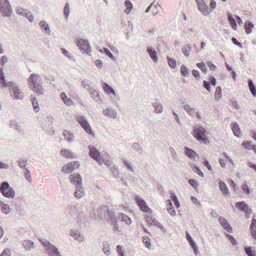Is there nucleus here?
I'll return each mask as SVG.
<instances>
[{
  "instance_id": "nucleus-1",
  "label": "nucleus",
  "mask_w": 256,
  "mask_h": 256,
  "mask_svg": "<svg viewBox=\"0 0 256 256\" xmlns=\"http://www.w3.org/2000/svg\"><path fill=\"white\" fill-rule=\"evenodd\" d=\"M28 83L30 89L37 96L42 95L44 94L40 75L32 74L28 79Z\"/></svg>"
},
{
  "instance_id": "nucleus-2",
  "label": "nucleus",
  "mask_w": 256,
  "mask_h": 256,
  "mask_svg": "<svg viewBox=\"0 0 256 256\" xmlns=\"http://www.w3.org/2000/svg\"><path fill=\"white\" fill-rule=\"evenodd\" d=\"M0 84L2 88L6 87L12 88L10 90L11 96L14 98L18 100L22 99L23 94H22L20 90L16 86H14V84L12 82H6L4 74L2 72V68L0 67Z\"/></svg>"
},
{
  "instance_id": "nucleus-3",
  "label": "nucleus",
  "mask_w": 256,
  "mask_h": 256,
  "mask_svg": "<svg viewBox=\"0 0 256 256\" xmlns=\"http://www.w3.org/2000/svg\"><path fill=\"white\" fill-rule=\"evenodd\" d=\"M171 200H167L168 203V211L169 214L172 216H174L176 214V210L172 206V200L174 204L176 207L178 208L180 207V204L178 200V199L174 192L170 193Z\"/></svg>"
},
{
  "instance_id": "nucleus-4",
  "label": "nucleus",
  "mask_w": 256,
  "mask_h": 256,
  "mask_svg": "<svg viewBox=\"0 0 256 256\" xmlns=\"http://www.w3.org/2000/svg\"><path fill=\"white\" fill-rule=\"evenodd\" d=\"M205 132L206 130L203 128L199 127L194 130L192 134L196 138L197 140L206 144L209 142V140L206 138Z\"/></svg>"
},
{
  "instance_id": "nucleus-5",
  "label": "nucleus",
  "mask_w": 256,
  "mask_h": 256,
  "mask_svg": "<svg viewBox=\"0 0 256 256\" xmlns=\"http://www.w3.org/2000/svg\"><path fill=\"white\" fill-rule=\"evenodd\" d=\"M42 244L46 247L47 253L50 256H60L56 247L44 238L40 240Z\"/></svg>"
},
{
  "instance_id": "nucleus-6",
  "label": "nucleus",
  "mask_w": 256,
  "mask_h": 256,
  "mask_svg": "<svg viewBox=\"0 0 256 256\" xmlns=\"http://www.w3.org/2000/svg\"><path fill=\"white\" fill-rule=\"evenodd\" d=\"M0 190L4 196L8 198H12L14 196V192L10 188L7 182H3L0 186Z\"/></svg>"
},
{
  "instance_id": "nucleus-7",
  "label": "nucleus",
  "mask_w": 256,
  "mask_h": 256,
  "mask_svg": "<svg viewBox=\"0 0 256 256\" xmlns=\"http://www.w3.org/2000/svg\"><path fill=\"white\" fill-rule=\"evenodd\" d=\"M90 156L95 160L99 164H102L104 162V158L102 157L98 150L93 146L89 147Z\"/></svg>"
},
{
  "instance_id": "nucleus-8",
  "label": "nucleus",
  "mask_w": 256,
  "mask_h": 256,
  "mask_svg": "<svg viewBox=\"0 0 256 256\" xmlns=\"http://www.w3.org/2000/svg\"><path fill=\"white\" fill-rule=\"evenodd\" d=\"M0 11L4 16H10L11 14L12 10L7 0H0Z\"/></svg>"
},
{
  "instance_id": "nucleus-9",
  "label": "nucleus",
  "mask_w": 256,
  "mask_h": 256,
  "mask_svg": "<svg viewBox=\"0 0 256 256\" xmlns=\"http://www.w3.org/2000/svg\"><path fill=\"white\" fill-rule=\"evenodd\" d=\"M76 44L81 51L87 54H90L91 52L90 47L87 40L82 38L78 39L76 40Z\"/></svg>"
},
{
  "instance_id": "nucleus-10",
  "label": "nucleus",
  "mask_w": 256,
  "mask_h": 256,
  "mask_svg": "<svg viewBox=\"0 0 256 256\" xmlns=\"http://www.w3.org/2000/svg\"><path fill=\"white\" fill-rule=\"evenodd\" d=\"M80 166L79 162L76 161L70 162L64 166L62 168V171L64 174H68L72 172L76 169H78Z\"/></svg>"
},
{
  "instance_id": "nucleus-11",
  "label": "nucleus",
  "mask_w": 256,
  "mask_h": 256,
  "mask_svg": "<svg viewBox=\"0 0 256 256\" xmlns=\"http://www.w3.org/2000/svg\"><path fill=\"white\" fill-rule=\"evenodd\" d=\"M236 206L239 210L244 212L247 218H248V216L252 212V210L249 208L248 205L244 202H237Z\"/></svg>"
},
{
  "instance_id": "nucleus-12",
  "label": "nucleus",
  "mask_w": 256,
  "mask_h": 256,
  "mask_svg": "<svg viewBox=\"0 0 256 256\" xmlns=\"http://www.w3.org/2000/svg\"><path fill=\"white\" fill-rule=\"evenodd\" d=\"M136 201L141 210L148 214L152 213V210L149 208L146 202L143 200L136 197Z\"/></svg>"
},
{
  "instance_id": "nucleus-13",
  "label": "nucleus",
  "mask_w": 256,
  "mask_h": 256,
  "mask_svg": "<svg viewBox=\"0 0 256 256\" xmlns=\"http://www.w3.org/2000/svg\"><path fill=\"white\" fill-rule=\"evenodd\" d=\"M198 6V10L204 15L208 16V15L211 10L208 8V6L204 2H202L199 3L197 4Z\"/></svg>"
},
{
  "instance_id": "nucleus-14",
  "label": "nucleus",
  "mask_w": 256,
  "mask_h": 256,
  "mask_svg": "<svg viewBox=\"0 0 256 256\" xmlns=\"http://www.w3.org/2000/svg\"><path fill=\"white\" fill-rule=\"evenodd\" d=\"M218 221L224 228L229 232H232V229L226 218L220 217L218 218Z\"/></svg>"
},
{
  "instance_id": "nucleus-15",
  "label": "nucleus",
  "mask_w": 256,
  "mask_h": 256,
  "mask_svg": "<svg viewBox=\"0 0 256 256\" xmlns=\"http://www.w3.org/2000/svg\"><path fill=\"white\" fill-rule=\"evenodd\" d=\"M70 180L72 184L76 185H80L82 182V178L78 174H71Z\"/></svg>"
},
{
  "instance_id": "nucleus-16",
  "label": "nucleus",
  "mask_w": 256,
  "mask_h": 256,
  "mask_svg": "<svg viewBox=\"0 0 256 256\" xmlns=\"http://www.w3.org/2000/svg\"><path fill=\"white\" fill-rule=\"evenodd\" d=\"M146 220L148 225H156L160 228L162 230H164L165 228L160 223L158 222L154 218L150 216H146Z\"/></svg>"
},
{
  "instance_id": "nucleus-17",
  "label": "nucleus",
  "mask_w": 256,
  "mask_h": 256,
  "mask_svg": "<svg viewBox=\"0 0 256 256\" xmlns=\"http://www.w3.org/2000/svg\"><path fill=\"white\" fill-rule=\"evenodd\" d=\"M60 96L66 105L68 106H71L74 103L72 100L70 98H68L65 92H61Z\"/></svg>"
},
{
  "instance_id": "nucleus-18",
  "label": "nucleus",
  "mask_w": 256,
  "mask_h": 256,
  "mask_svg": "<svg viewBox=\"0 0 256 256\" xmlns=\"http://www.w3.org/2000/svg\"><path fill=\"white\" fill-rule=\"evenodd\" d=\"M232 130L234 135L238 138L242 136L240 129L238 124L234 122L232 124Z\"/></svg>"
},
{
  "instance_id": "nucleus-19",
  "label": "nucleus",
  "mask_w": 256,
  "mask_h": 256,
  "mask_svg": "<svg viewBox=\"0 0 256 256\" xmlns=\"http://www.w3.org/2000/svg\"><path fill=\"white\" fill-rule=\"evenodd\" d=\"M250 230L252 238L256 240V220L254 218H252Z\"/></svg>"
},
{
  "instance_id": "nucleus-20",
  "label": "nucleus",
  "mask_w": 256,
  "mask_h": 256,
  "mask_svg": "<svg viewBox=\"0 0 256 256\" xmlns=\"http://www.w3.org/2000/svg\"><path fill=\"white\" fill-rule=\"evenodd\" d=\"M185 154L190 159H194L198 156L194 150L187 147L185 148Z\"/></svg>"
},
{
  "instance_id": "nucleus-21",
  "label": "nucleus",
  "mask_w": 256,
  "mask_h": 256,
  "mask_svg": "<svg viewBox=\"0 0 256 256\" xmlns=\"http://www.w3.org/2000/svg\"><path fill=\"white\" fill-rule=\"evenodd\" d=\"M219 188L223 194L226 195L229 194L228 190L226 184L224 182L222 181H220Z\"/></svg>"
},
{
  "instance_id": "nucleus-22",
  "label": "nucleus",
  "mask_w": 256,
  "mask_h": 256,
  "mask_svg": "<svg viewBox=\"0 0 256 256\" xmlns=\"http://www.w3.org/2000/svg\"><path fill=\"white\" fill-rule=\"evenodd\" d=\"M147 52H148L150 57L152 59V60L156 62L158 60V58L157 57V54L155 50H152V48H148Z\"/></svg>"
},
{
  "instance_id": "nucleus-23",
  "label": "nucleus",
  "mask_w": 256,
  "mask_h": 256,
  "mask_svg": "<svg viewBox=\"0 0 256 256\" xmlns=\"http://www.w3.org/2000/svg\"><path fill=\"white\" fill-rule=\"evenodd\" d=\"M104 90L108 94H112L115 95L114 90L106 83L104 82L102 85Z\"/></svg>"
},
{
  "instance_id": "nucleus-24",
  "label": "nucleus",
  "mask_w": 256,
  "mask_h": 256,
  "mask_svg": "<svg viewBox=\"0 0 256 256\" xmlns=\"http://www.w3.org/2000/svg\"><path fill=\"white\" fill-rule=\"evenodd\" d=\"M240 188L242 190L243 192L245 193L246 194H250L252 191V190L250 188V187L246 182L243 183L242 184Z\"/></svg>"
},
{
  "instance_id": "nucleus-25",
  "label": "nucleus",
  "mask_w": 256,
  "mask_h": 256,
  "mask_svg": "<svg viewBox=\"0 0 256 256\" xmlns=\"http://www.w3.org/2000/svg\"><path fill=\"white\" fill-rule=\"evenodd\" d=\"M60 153L61 156L67 158H73V154L67 150H62Z\"/></svg>"
},
{
  "instance_id": "nucleus-26",
  "label": "nucleus",
  "mask_w": 256,
  "mask_h": 256,
  "mask_svg": "<svg viewBox=\"0 0 256 256\" xmlns=\"http://www.w3.org/2000/svg\"><path fill=\"white\" fill-rule=\"evenodd\" d=\"M22 244L26 250H30L33 248L34 244V242L29 240H25L24 241Z\"/></svg>"
},
{
  "instance_id": "nucleus-27",
  "label": "nucleus",
  "mask_w": 256,
  "mask_h": 256,
  "mask_svg": "<svg viewBox=\"0 0 256 256\" xmlns=\"http://www.w3.org/2000/svg\"><path fill=\"white\" fill-rule=\"evenodd\" d=\"M254 28V24L250 22L247 21L245 22L244 28L247 34L252 32V30Z\"/></svg>"
},
{
  "instance_id": "nucleus-28",
  "label": "nucleus",
  "mask_w": 256,
  "mask_h": 256,
  "mask_svg": "<svg viewBox=\"0 0 256 256\" xmlns=\"http://www.w3.org/2000/svg\"><path fill=\"white\" fill-rule=\"evenodd\" d=\"M124 4L126 7L124 12L126 14H128L132 8V4L129 0H126L124 2Z\"/></svg>"
},
{
  "instance_id": "nucleus-29",
  "label": "nucleus",
  "mask_w": 256,
  "mask_h": 256,
  "mask_svg": "<svg viewBox=\"0 0 256 256\" xmlns=\"http://www.w3.org/2000/svg\"><path fill=\"white\" fill-rule=\"evenodd\" d=\"M228 20L230 24L231 27L234 30H236L237 28V25L236 20L230 14L228 15Z\"/></svg>"
},
{
  "instance_id": "nucleus-30",
  "label": "nucleus",
  "mask_w": 256,
  "mask_h": 256,
  "mask_svg": "<svg viewBox=\"0 0 256 256\" xmlns=\"http://www.w3.org/2000/svg\"><path fill=\"white\" fill-rule=\"evenodd\" d=\"M64 136L67 141L69 142L73 140V134L70 131L64 130Z\"/></svg>"
},
{
  "instance_id": "nucleus-31",
  "label": "nucleus",
  "mask_w": 256,
  "mask_h": 256,
  "mask_svg": "<svg viewBox=\"0 0 256 256\" xmlns=\"http://www.w3.org/2000/svg\"><path fill=\"white\" fill-rule=\"evenodd\" d=\"M191 50H192V48H191L190 46L188 45V44L184 46L182 49L184 54L186 56H190Z\"/></svg>"
},
{
  "instance_id": "nucleus-32",
  "label": "nucleus",
  "mask_w": 256,
  "mask_h": 256,
  "mask_svg": "<svg viewBox=\"0 0 256 256\" xmlns=\"http://www.w3.org/2000/svg\"><path fill=\"white\" fill-rule=\"evenodd\" d=\"M222 98V90L221 88L219 86H217L214 92V98L216 100H218Z\"/></svg>"
},
{
  "instance_id": "nucleus-33",
  "label": "nucleus",
  "mask_w": 256,
  "mask_h": 256,
  "mask_svg": "<svg viewBox=\"0 0 256 256\" xmlns=\"http://www.w3.org/2000/svg\"><path fill=\"white\" fill-rule=\"evenodd\" d=\"M248 86L250 88V92H252V95L254 96H256V88H255L252 80H250L248 82Z\"/></svg>"
},
{
  "instance_id": "nucleus-34",
  "label": "nucleus",
  "mask_w": 256,
  "mask_h": 256,
  "mask_svg": "<svg viewBox=\"0 0 256 256\" xmlns=\"http://www.w3.org/2000/svg\"><path fill=\"white\" fill-rule=\"evenodd\" d=\"M1 210L2 212L8 214L10 212V206L6 204H2L1 206Z\"/></svg>"
},
{
  "instance_id": "nucleus-35",
  "label": "nucleus",
  "mask_w": 256,
  "mask_h": 256,
  "mask_svg": "<svg viewBox=\"0 0 256 256\" xmlns=\"http://www.w3.org/2000/svg\"><path fill=\"white\" fill-rule=\"evenodd\" d=\"M78 122L82 127H84L86 125L88 124V122L84 118V117L80 116L76 118Z\"/></svg>"
},
{
  "instance_id": "nucleus-36",
  "label": "nucleus",
  "mask_w": 256,
  "mask_h": 256,
  "mask_svg": "<svg viewBox=\"0 0 256 256\" xmlns=\"http://www.w3.org/2000/svg\"><path fill=\"white\" fill-rule=\"evenodd\" d=\"M242 146L246 150H250L252 148V143L250 141H244L242 144Z\"/></svg>"
},
{
  "instance_id": "nucleus-37",
  "label": "nucleus",
  "mask_w": 256,
  "mask_h": 256,
  "mask_svg": "<svg viewBox=\"0 0 256 256\" xmlns=\"http://www.w3.org/2000/svg\"><path fill=\"white\" fill-rule=\"evenodd\" d=\"M32 104L34 112H38L40 110V108L38 102L36 100V98H33L32 99Z\"/></svg>"
},
{
  "instance_id": "nucleus-38",
  "label": "nucleus",
  "mask_w": 256,
  "mask_h": 256,
  "mask_svg": "<svg viewBox=\"0 0 256 256\" xmlns=\"http://www.w3.org/2000/svg\"><path fill=\"white\" fill-rule=\"evenodd\" d=\"M168 59V66L172 68H174L176 67V60L174 59L167 58Z\"/></svg>"
},
{
  "instance_id": "nucleus-39",
  "label": "nucleus",
  "mask_w": 256,
  "mask_h": 256,
  "mask_svg": "<svg viewBox=\"0 0 256 256\" xmlns=\"http://www.w3.org/2000/svg\"><path fill=\"white\" fill-rule=\"evenodd\" d=\"M143 242L144 243L146 246L150 249L151 248V244L150 238L148 236L143 237Z\"/></svg>"
},
{
  "instance_id": "nucleus-40",
  "label": "nucleus",
  "mask_w": 256,
  "mask_h": 256,
  "mask_svg": "<svg viewBox=\"0 0 256 256\" xmlns=\"http://www.w3.org/2000/svg\"><path fill=\"white\" fill-rule=\"evenodd\" d=\"M104 113L106 116H108L114 118L115 114L113 110H110V109H106L104 110Z\"/></svg>"
},
{
  "instance_id": "nucleus-41",
  "label": "nucleus",
  "mask_w": 256,
  "mask_h": 256,
  "mask_svg": "<svg viewBox=\"0 0 256 256\" xmlns=\"http://www.w3.org/2000/svg\"><path fill=\"white\" fill-rule=\"evenodd\" d=\"M180 72L184 76H186L189 73L188 68L184 65L181 66Z\"/></svg>"
},
{
  "instance_id": "nucleus-42",
  "label": "nucleus",
  "mask_w": 256,
  "mask_h": 256,
  "mask_svg": "<svg viewBox=\"0 0 256 256\" xmlns=\"http://www.w3.org/2000/svg\"><path fill=\"white\" fill-rule=\"evenodd\" d=\"M184 109L186 112L190 115H192L195 112V110L194 108H192L189 105H185Z\"/></svg>"
},
{
  "instance_id": "nucleus-43",
  "label": "nucleus",
  "mask_w": 256,
  "mask_h": 256,
  "mask_svg": "<svg viewBox=\"0 0 256 256\" xmlns=\"http://www.w3.org/2000/svg\"><path fill=\"white\" fill-rule=\"evenodd\" d=\"M196 66L200 68L204 74L206 73V68L204 62L198 63Z\"/></svg>"
},
{
  "instance_id": "nucleus-44",
  "label": "nucleus",
  "mask_w": 256,
  "mask_h": 256,
  "mask_svg": "<svg viewBox=\"0 0 256 256\" xmlns=\"http://www.w3.org/2000/svg\"><path fill=\"white\" fill-rule=\"evenodd\" d=\"M82 128L88 134L94 136V134L88 124Z\"/></svg>"
},
{
  "instance_id": "nucleus-45",
  "label": "nucleus",
  "mask_w": 256,
  "mask_h": 256,
  "mask_svg": "<svg viewBox=\"0 0 256 256\" xmlns=\"http://www.w3.org/2000/svg\"><path fill=\"white\" fill-rule=\"evenodd\" d=\"M188 183L192 186L194 189H196L198 186V182L194 179H190L188 180Z\"/></svg>"
},
{
  "instance_id": "nucleus-46",
  "label": "nucleus",
  "mask_w": 256,
  "mask_h": 256,
  "mask_svg": "<svg viewBox=\"0 0 256 256\" xmlns=\"http://www.w3.org/2000/svg\"><path fill=\"white\" fill-rule=\"evenodd\" d=\"M40 27L44 29L46 32L50 31L48 26L45 22H44V21L41 22L40 23Z\"/></svg>"
},
{
  "instance_id": "nucleus-47",
  "label": "nucleus",
  "mask_w": 256,
  "mask_h": 256,
  "mask_svg": "<svg viewBox=\"0 0 256 256\" xmlns=\"http://www.w3.org/2000/svg\"><path fill=\"white\" fill-rule=\"evenodd\" d=\"M122 220L126 224H131L132 220L127 216L122 214Z\"/></svg>"
},
{
  "instance_id": "nucleus-48",
  "label": "nucleus",
  "mask_w": 256,
  "mask_h": 256,
  "mask_svg": "<svg viewBox=\"0 0 256 256\" xmlns=\"http://www.w3.org/2000/svg\"><path fill=\"white\" fill-rule=\"evenodd\" d=\"M70 13V8L69 4L68 3H66L65 5L64 10V14L66 18H68Z\"/></svg>"
},
{
  "instance_id": "nucleus-49",
  "label": "nucleus",
  "mask_w": 256,
  "mask_h": 256,
  "mask_svg": "<svg viewBox=\"0 0 256 256\" xmlns=\"http://www.w3.org/2000/svg\"><path fill=\"white\" fill-rule=\"evenodd\" d=\"M83 191L80 188H77L74 192V196L77 198H80L83 195Z\"/></svg>"
},
{
  "instance_id": "nucleus-50",
  "label": "nucleus",
  "mask_w": 256,
  "mask_h": 256,
  "mask_svg": "<svg viewBox=\"0 0 256 256\" xmlns=\"http://www.w3.org/2000/svg\"><path fill=\"white\" fill-rule=\"evenodd\" d=\"M245 251L246 254L248 256H256L254 252L252 250V248L250 247L246 248H245Z\"/></svg>"
},
{
  "instance_id": "nucleus-51",
  "label": "nucleus",
  "mask_w": 256,
  "mask_h": 256,
  "mask_svg": "<svg viewBox=\"0 0 256 256\" xmlns=\"http://www.w3.org/2000/svg\"><path fill=\"white\" fill-rule=\"evenodd\" d=\"M206 64L210 70H216V66L211 62L208 61L206 62Z\"/></svg>"
},
{
  "instance_id": "nucleus-52",
  "label": "nucleus",
  "mask_w": 256,
  "mask_h": 256,
  "mask_svg": "<svg viewBox=\"0 0 256 256\" xmlns=\"http://www.w3.org/2000/svg\"><path fill=\"white\" fill-rule=\"evenodd\" d=\"M17 12L18 14H22L24 16H28V12H27L26 10H24L22 8H19Z\"/></svg>"
},
{
  "instance_id": "nucleus-53",
  "label": "nucleus",
  "mask_w": 256,
  "mask_h": 256,
  "mask_svg": "<svg viewBox=\"0 0 256 256\" xmlns=\"http://www.w3.org/2000/svg\"><path fill=\"white\" fill-rule=\"evenodd\" d=\"M154 106L155 108V110L157 113L161 112L162 111V104H156Z\"/></svg>"
},
{
  "instance_id": "nucleus-54",
  "label": "nucleus",
  "mask_w": 256,
  "mask_h": 256,
  "mask_svg": "<svg viewBox=\"0 0 256 256\" xmlns=\"http://www.w3.org/2000/svg\"><path fill=\"white\" fill-rule=\"evenodd\" d=\"M104 252L107 255H109L110 254V246L108 244H105L103 247Z\"/></svg>"
},
{
  "instance_id": "nucleus-55",
  "label": "nucleus",
  "mask_w": 256,
  "mask_h": 256,
  "mask_svg": "<svg viewBox=\"0 0 256 256\" xmlns=\"http://www.w3.org/2000/svg\"><path fill=\"white\" fill-rule=\"evenodd\" d=\"M226 236L229 240L233 245H236L237 244L236 240L230 234H227Z\"/></svg>"
},
{
  "instance_id": "nucleus-56",
  "label": "nucleus",
  "mask_w": 256,
  "mask_h": 256,
  "mask_svg": "<svg viewBox=\"0 0 256 256\" xmlns=\"http://www.w3.org/2000/svg\"><path fill=\"white\" fill-rule=\"evenodd\" d=\"M24 176H25V178H26V180L28 182H31V180H32L31 175H30V172H29L28 170H26L25 173H24Z\"/></svg>"
},
{
  "instance_id": "nucleus-57",
  "label": "nucleus",
  "mask_w": 256,
  "mask_h": 256,
  "mask_svg": "<svg viewBox=\"0 0 256 256\" xmlns=\"http://www.w3.org/2000/svg\"><path fill=\"white\" fill-rule=\"evenodd\" d=\"M186 239L188 241V242L190 243V245H192V246H194L195 245V244L193 240H192L191 236L189 234L186 232Z\"/></svg>"
},
{
  "instance_id": "nucleus-58",
  "label": "nucleus",
  "mask_w": 256,
  "mask_h": 256,
  "mask_svg": "<svg viewBox=\"0 0 256 256\" xmlns=\"http://www.w3.org/2000/svg\"><path fill=\"white\" fill-rule=\"evenodd\" d=\"M0 256H10V250L8 248L4 250Z\"/></svg>"
},
{
  "instance_id": "nucleus-59",
  "label": "nucleus",
  "mask_w": 256,
  "mask_h": 256,
  "mask_svg": "<svg viewBox=\"0 0 256 256\" xmlns=\"http://www.w3.org/2000/svg\"><path fill=\"white\" fill-rule=\"evenodd\" d=\"M232 42L236 45L238 46L240 48H242V44L240 42H238L235 38H232Z\"/></svg>"
},
{
  "instance_id": "nucleus-60",
  "label": "nucleus",
  "mask_w": 256,
  "mask_h": 256,
  "mask_svg": "<svg viewBox=\"0 0 256 256\" xmlns=\"http://www.w3.org/2000/svg\"><path fill=\"white\" fill-rule=\"evenodd\" d=\"M95 64L98 68H101L102 66V62L100 60H97L95 61Z\"/></svg>"
},
{
  "instance_id": "nucleus-61",
  "label": "nucleus",
  "mask_w": 256,
  "mask_h": 256,
  "mask_svg": "<svg viewBox=\"0 0 256 256\" xmlns=\"http://www.w3.org/2000/svg\"><path fill=\"white\" fill-rule=\"evenodd\" d=\"M211 12L214 10L216 7V2L214 0H212L210 4Z\"/></svg>"
},
{
  "instance_id": "nucleus-62",
  "label": "nucleus",
  "mask_w": 256,
  "mask_h": 256,
  "mask_svg": "<svg viewBox=\"0 0 256 256\" xmlns=\"http://www.w3.org/2000/svg\"><path fill=\"white\" fill-rule=\"evenodd\" d=\"M204 86L206 89L207 90H208V92H210V83L206 81H204Z\"/></svg>"
},
{
  "instance_id": "nucleus-63",
  "label": "nucleus",
  "mask_w": 256,
  "mask_h": 256,
  "mask_svg": "<svg viewBox=\"0 0 256 256\" xmlns=\"http://www.w3.org/2000/svg\"><path fill=\"white\" fill-rule=\"evenodd\" d=\"M116 249L117 252L120 256H124L122 250V248L120 246H116Z\"/></svg>"
},
{
  "instance_id": "nucleus-64",
  "label": "nucleus",
  "mask_w": 256,
  "mask_h": 256,
  "mask_svg": "<svg viewBox=\"0 0 256 256\" xmlns=\"http://www.w3.org/2000/svg\"><path fill=\"white\" fill-rule=\"evenodd\" d=\"M192 74L196 78H199L200 77V72L197 70H194L192 71Z\"/></svg>"
}]
</instances>
